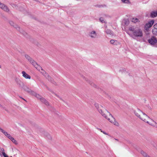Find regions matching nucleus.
Returning <instances> with one entry per match:
<instances>
[{"mask_svg": "<svg viewBox=\"0 0 157 157\" xmlns=\"http://www.w3.org/2000/svg\"><path fill=\"white\" fill-rule=\"evenodd\" d=\"M106 33H107L108 34H112V33L111 32V31L109 30H108L107 31H106Z\"/></svg>", "mask_w": 157, "mask_h": 157, "instance_id": "20", "label": "nucleus"}, {"mask_svg": "<svg viewBox=\"0 0 157 157\" xmlns=\"http://www.w3.org/2000/svg\"><path fill=\"white\" fill-rule=\"evenodd\" d=\"M25 58L27 59L29 61L30 63H31L33 65L35 68L37 69V68L39 67L37 64L32 59L30 56L27 55H25Z\"/></svg>", "mask_w": 157, "mask_h": 157, "instance_id": "5", "label": "nucleus"}, {"mask_svg": "<svg viewBox=\"0 0 157 157\" xmlns=\"http://www.w3.org/2000/svg\"><path fill=\"white\" fill-rule=\"evenodd\" d=\"M100 130L101 131V132H103L104 134H105V135H108V134L106 133L105 132H104V131H102L101 129H100Z\"/></svg>", "mask_w": 157, "mask_h": 157, "instance_id": "26", "label": "nucleus"}, {"mask_svg": "<svg viewBox=\"0 0 157 157\" xmlns=\"http://www.w3.org/2000/svg\"><path fill=\"white\" fill-rule=\"evenodd\" d=\"M151 16L152 17H154L157 16V11L152 12L151 15Z\"/></svg>", "mask_w": 157, "mask_h": 157, "instance_id": "14", "label": "nucleus"}, {"mask_svg": "<svg viewBox=\"0 0 157 157\" xmlns=\"http://www.w3.org/2000/svg\"><path fill=\"white\" fill-rule=\"evenodd\" d=\"M100 21L101 22H103V21H104V20H103V18H102V17H101V18H100Z\"/></svg>", "mask_w": 157, "mask_h": 157, "instance_id": "25", "label": "nucleus"}, {"mask_svg": "<svg viewBox=\"0 0 157 157\" xmlns=\"http://www.w3.org/2000/svg\"><path fill=\"white\" fill-rule=\"evenodd\" d=\"M132 21L134 23H137L140 22V21L139 19L136 18L134 17L133 18L132 20Z\"/></svg>", "mask_w": 157, "mask_h": 157, "instance_id": "13", "label": "nucleus"}, {"mask_svg": "<svg viewBox=\"0 0 157 157\" xmlns=\"http://www.w3.org/2000/svg\"><path fill=\"white\" fill-rule=\"evenodd\" d=\"M0 130L10 139L11 140L13 138L10 134H8L2 128H0Z\"/></svg>", "mask_w": 157, "mask_h": 157, "instance_id": "8", "label": "nucleus"}, {"mask_svg": "<svg viewBox=\"0 0 157 157\" xmlns=\"http://www.w3.org/2000/svg\"><path fill=\"white\" fill-rule=\"evenodd\" d=\"M115 42V41L114 40H111L110 41V43L111 44H113Z\"/></svg>", "mask_w": 157, "mask_h": 157, "instance_id": "23", "label": "nucleus"}, {"mask_svg": "<svg viewBox=\"0 0 157 157\" xmlns=\"http://www.w3.org/2000/svg\"><path fill=\"white\" fill-rule=\"evenodd\" d=\"M148 42L151 45L156 44H157V39L155 37L153 36L148 40Z\"/></svg>", "mask_w": 157, "mask_h": 157, "instance_id": "6", "label": "nucleus"}, {"mask_svg": "<svg viewBox=\"0 0 157 157\" xmlns=\"http://www.w3.org/2000/svg\"><path fill=\"white\" fill-rule=\"evenodd\" d=\"M127 33L131 36H136L141 37L143 36L142 32L140 29L134 28L133 27H131L129 28Z\"/></svg>", "mask_w": 157, "mask_h": 157, "instance_id": "3", "label": "nucleus"}, {"mask_svg": "<svg viewBox=\"0 0 157 157\" xmlns=\"http://www.w3.org/2000/svg\"><path fill=\"white\" fill-rule=\"evenodd\" d=\"M47 134V133H46V132H44V135H45V134Z\"/></svg>", "mask_w": 157, "mask_h": 157, "instance_id": "28", "label": "nucleus"}, {"mask_svg": "<svg viewBox=\"0 0 157 157\" xmlns=\"http://www.w3.org/2000/svg\"><path fill=\"white\" fill-rule=\"evenodd\" d=\"M140 153L144 157H150L147 154L143 151H141L140 152Z\"/></svg>", "mask_w": 157, "mask_h": 157, "instance_id": "12", "label": "nucleus"}, {"mask_svg": "<svg viewBox=\"0 0 157 157\" xmlns=\"http://www.w3.org/2000/svg\"><path fill=\"white\" fill-rule=\"evenodd\" d=\"M2 154L4 157H8V155H6L4 152H2Z\"/></svg>", "mask_w": 157, "mask_h": 157, "instance_id": "22", "label": "nucleus"}, {"mask_svg": "<svg viewBox=\"0 0 157 157\" xmlns=\"http://www.w3.org/2000/svg\"><path fill=\"white\" fill-rule=\"evenodd\" d=\"M12 157V156H11V157Z\"/></svg>", "mask_w": 157, "mask_h": 157, "instance_id": "30", "label": "nucleus"}, {"mask_svg": "<svg viewBox=\"0 0 157 157\" xmlns=\"http://www.w3.org/2000/svg\"><path fill=\"white\" fill-rule=\"evenodd\" d=\"M90 36L92 38H95L96 36V34L94 31L91 32L90 34Z\"/></svg>", "mask_w": 157, "mask_h": 157, "instance_id": "11", "label": "nucleus"}, {"mask_svg": "<svg viewBox=\"0 0 157 157\" xmlns=\"http://www.w3.org/2000/svg\"><path fill=\"white\" fill-rule=\"evenodd\" d=\"M2 151H4V149H2Z\"/></svg>", "mask_w": 157, "mask_h": 157, "instance_id": "29", "label": "nucleus"}, {"mask_svg": "<svg viewBox=\"0 0 157 157\" xmlns=\"http://www.w3.org/2000/svg\"><path fill=\"white\" fill-rule=\"evenodd\" d=\"M29 92H31L32 95L35 96L38 99H40L42 102L44 103L45 105H48V102L45 99L42 97L39 94H37L36 93L33 91H29Z\"/></svg>", "mask_w": 157, "mask_h": 157, "instance_id": "4", "label": "nucleus"}, {"mask_svg": "<svg viewBox=\"0 0 157 157\" xmlns=\"http://www.w3.org/2000/svg\"><path fill=\"white\" fill-rule=\"evenodd\" d=\"M0 8L6 12H8L9 11V9L7 6H5L3 4L1 3L0 2Z\"/></svg>", "mask_w": 157, "mask_h": 157, "instance_id": "9", "label": "nucleus"}, {"mask_svg": "<svg viewBox=\"0 0 157 157\" xmlns=\"http://www.w3.org/2000/svg\"><path fill=\"white\" fill-rule=\"evenodd\" d=\"M134 113L136 116L145 122L157 128V124L139 109H137L135 110Z\"/></svg>", "mask_w": 157, "mask_h": 157, "instance_id": "1", "label": "nucleus"}, {"mask_svg": "<svg viewBox=\"0 0 157 157\" xmlns=\"http://www.w3.org/2000/svg\"><path fill=\"white\" fill-rule=\"evenodd\" d=\"M152 33L154 35H157V29L153 28L152 30Z\"/></svg>", "mask_w": 157, "mask_h": 157, "instance_id": "16", "label": "nucleus"}, {"mask_svg": "<svg viewBox=\"0 0 157 157\" xmlns=\"http://www.w3.org/2000/svg\"><path fill=\"white\" fill-rule=\"evenodd\" d=\"M124 23L125 25H128L129 24V21L128 19H125L124 20Z\"/></svg>", "mask_w": 157, "mask_h": 157, "instance_id": "15", "label": "nucleus"}, {"mask_svg": "<svg viewBox=\"0 0 157 157\" xmlns=\"http://www.w3.org/2000/svg\"><path fill=\"white\" fill-rule=\"evenodd\" d=\"M98 111L102 116L115 125L119 126V123L116 121L112 115L104 107L102 106L98 107Z\"/></svg>", "mask_w": 157, "mask_h": 157, "instance_id": "2", "label": "nucleus"}, {"mask_svg": "<svg viewBox=\"0 0 157 157\" xmlns=\"http://www.w3.org/2000/svg\"><path fill=\"white\" fill-rule=\"evenodd\" d=\"M121 0L123 3H128L129 2L128 0Z\"/></svg>", "mask_w": 157, "mask_h": 157, "instance_id": "19", "label": "nucleus"}, {"mask_svg": "<svg viewBox=\"0 0 157 157\" xmlns=\"http://www.w3.org/2000/svg\"><path fill=\"white\" fill-rule=\"evenodd\" d=\"M95 106L96 107H97L98 106V105L97 104H95Z\"/></svg>", "mask_w": 157, "mask_h": 157, "instance_id": "27", "label": "nucleus"}, {"mask_svg": "<svg viewBox=\"0 0 157 157\" xmlns=\"http://www.w3.org/2000/svg\"><path fill=\"white\" fill-rule=\"evenodd\" d=\"M154 23L153 20H151L147 23L145 25V28L146 30H147L150 28Z\"/></svg>", "mask_w": 157, "mask_h": 157, "instance_id": "7", "label": "nucleus"}, {"mask_svg": "<svg viewBox=\"0 0 157 157\" xmlns=\"http://www.w3.org/2000/svg\"><path fill=\"white\" fill-rule=\"evenodd\" d=\"M22 76L26 79H30L31 76L27 74L25 71H22Z\"/></svg>", "mask_w": 157, "mask_h": 157, "instance_id": "10", "label": "nucleus"}, {"mask_svg": "<svg viewBox=\"0 0 157 157\" xmlns=\"http://www.w3.org/2000/svg\"><path fill=\"white\" fill-rule=\"evenodd\" d=\"M10 140L15 144H17V141L13 137Z\"/></svg>", "mask_w": 157, "mask_h": 157, "instance_id": "17", "label": "nucleus"}, {"mask_svg": "<svg viewBox=\"0 0 157 157\" xmlns=\"http://www.w3.org/2000/svg\"><path fill=\"white\" fill-rule=\"evenodd\" d=\"M10 24L11 25L13 26H14L15 25H14V23H13V22L12 21H10Z\"/></svg>", "mask_w": 157, "mask_h": 157, "instance_id": "21", "label": "nucleus"}, {"mask_svg": "<svg viewBox=\"0 0 157 157\" xmlns=\"http://www.w3.org/2000/svg\"><path fill=\"white\" fill-rule=\"evenodd\" d=\"M154 28L157 29V24H156L154 25Z\"/></svg>", "mask_w": 157, "mask_h": 157, "instance_id": "24", "label": "nucleus"}, {"mask_svg": "<svg viewBox=\"0 0 157 157\" xmlns=\"http://www.w3.org/2000/svg\"><path fill=\"white\" fill-rule=\"evenodd\" d=\"M25 91L29 93L30 94L32 95V94L30 92H29L30 91H32L31 90L29 89L28 88H26V89H25Z\"/></svg>", "mask_w": 157, "mask_h": 157, "instance_id": "18", "label": "nucleus"}]
</instances>
